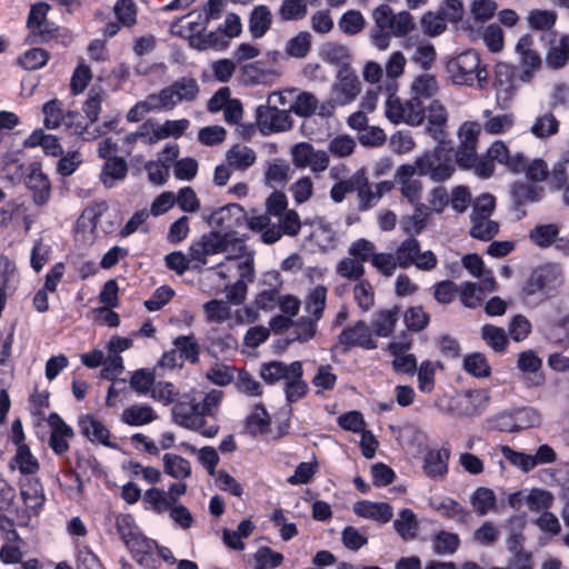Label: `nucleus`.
Instances as JSON below:
<instances>
[{
    "label": "nucleus",
    "instance_id": "nucleus-33",
    "mask_svg": "<svg viewBox=\"0 0 569 569\" xmlns=\"http://www.w3.org/2000/svg\"><path fill=\"white\" fill-rule=\"evenodd\" d=\"M430 507L446 519L455 520L459 523H466L469 511L458 501L449 497L432 498L429 501Z\"/></svg>",
    "mask_w": 569,
    "mask_h": 569
},
{
    "label": "nucleus",
    "instance_id": "nucleus-43",
    "mask_svg": "<svg viewBox=\"0 0 569 569\" xmlns=\"http://www.w3.org/2000/svg\"><path fill=\"white\" fill-rule=\"evenodd\" d=\"M321 59L326 63L337 67L338 70L352 69L350 50L343 44L329 43L325 46L321 51Z\"/></svg>",
    "mask_w": 569,
    "mask_h": 569
},
{
    "label": "nucleus",
    "instance_id": "nucleus-30",
    "mask_svg": "<svg viewBox=\"0 0 569 569\" xmlns=\"http://www.w3.org/2000/svg\"><path fill=\"white\" fill-rule=\"evenodd\" d=\"M309 391V386L303 380V367L302 362L293 368L290 371V377L283 383V392L286 397V401L288 403H295L302 399Z\"/></svg>",
    "mask_w": 569,
    "mask_h": 569
},
{
    "label": "nucleus",
    "instance_id": "nucleus-4",
    "mask_svg": "<svg viewBox=\"0 0 569 569\" xmlns=\"http://www.w3.org/2000/svg\"><path fill=\"white\" fill-rule=\"evenodd\" d=\"M496 163L501 164L511 173H522L527 167V157L521 152L511 153L502 140L493 141L486 153L480 156L473 167L476 176L488 179L493 176Z\"/></svg>",
    "mask_w": 569,
    "mask_h": 569
},
{
    "label": "nucleus",
    "instance_id": "nucleus-20",
    "mask_svg": "<svg viewBox=\"0 0 569 569\" xmlns=\"http://www.w3.org/2000/svg\"><path fill=\"white\" fill-rule=\"evenodd\" d=\"M47 421L51 428L49 447L56 455L63 457L69 451V440L74 436L73 429L56 412L50 413Z\"/></svg>",
    "mask_w": 569,
    "mask_h": 569
},
{
    "label": "nucleus",
    "instance_id": "nucleus-24",
    "mask_svg": "<svg viewBox=\"0 0 569 569\" xmlns=\"http://www.w3.org/2000/svg\"><path fill=\"white\" fill-rule=\"evenodd\" d=\"M128 549L138 565L146 569H157L160 567V560L157 555L158 543L156 540L141 535L136 541L131 542Z\"/></svg>",
    "mask_w": 569,
    "mask_h": 569
},
{
    "label": "nucleus",
    "instance_id": "nucleus-22",
    "mask_svg": "<svg viewBox=\"0 0 569 569\" xmlns=\"http://www.w3.org/2000/svg\"><path fill=\"white\" fill-rule=\"evenodd\" d=\"M545 194V190L541 187L529 184L526 182H516L511 186L510 198L512 208L517 212V218L520 220L527 211L525 207L530 203L539 202Z\"/></svg>",
    "mask_w": 569,
    "mask_h": 569
},
{
    "label": "nucleus",
    "instance_id": "nucleus-3",
    "mask_svg": "<svg viewBox=\"0 0 569 569\" xmlns=\"http://www.w3.org/2000/svg\"><path fill=\"white\" fill-rule=\"evenodd\" d=\"M446 73L448 79L457 86H477L480 90L489 86V71L473 50H467L450 58L446 63Z\"/></svg>",
    "mask_w": 569,
    "mask_h": 569
},
{
    "label": "nucleus",
    "instance_id": "nucleus-38",
    "mask_svg": "<svg viewBox=\"0 0 569 569\" xmlns=\"http://www.w3.org/2000/svg\"><path fill=\"white\" fill-rule=\"evenodd\" d=\"M301 361H292L284 363L282 361H270L261 365L260 377L268 385H276L279 381H286L290 377V371L293 366L299 365Z\"/></svg>",
    "mask_w": 569,
    "mask_h": 569
},
{
    "label": "nucleus",
    "instance_id": "nucleus-15",
    "mask_svg": "<svg viewBox=\"0 0 569 569\" xmlns=\"http://www.w3.org/2000/svg\"><path fill=\"white\" fill-rule=\"evenodd\" d=\"M516 52L521 67L519 80L530 82L536 71L541 67V58L533 49V38L530 34L522 36L516 44Z\"/></svg>",
    "mask_w": 569,
    "mask_h": 569
},
{
    "label": "nucleus",
    "instance_id": "nucleus-45",
    "mask_svg": "<svg viewBox=\"0 0 569 569\" xmlns=\"http://www.w3.org/2000/svg\"><path fill=\"white\" fill-rule=\"evenodd\" d=\"M415 211L411 216H406L400 221V227L408 236L419 234L426 227L429 217V208L423 203L413 204Z\"/></svg>",
    "mask_w": 569,
    "mask_h": 569
},
{
    "label": "nucleus",
    "instance_id": "nucleus-28",
    "mask_svg": "<svg viewBox=\"0 0 569 569\" xmlns=\"http://www.w3.org/2000/svg\"><path fill=\"white\" fill-rule=\"evenodd\" d=\"M399 316L400 309L398 306H393L390 309L378 310L369 326L372 335L380 338H389L395 331Z\"/></svg>",
    "mask_w": 569,
    "mask_h": 569
},
{
    "label": "nucleus",
    "instance_id": "nucleus-49",
    "mask_svg": "<svg viewBox=\"0 0 569 569\" xmlns=\"http://www.w3.org/2000/svg\"><path fill=\"white\" fill-rule=\"evenodd\" d=\"M106 98L107 93L101 87H92L89 90L88 97L82 106V111L89 120L88 124L92 126L98 121L101 112V104Z\"/></svg>",
    "mask_w": 569,
    "mask_h": 569
},
{
    "label": "nucleus",
    "instance_id": "nucleus-63",
    "mask_svg": "<svg viewBox=\"0 0 569 569\" xmlns=\"http://www.w3.org/2000/svg\"><path fill=\"white\" fill-rule=\"evenodd\" d=\"M515 126L512 113L496 114L481 123L482 130L491 136H500L508 132Z\"/></svg>",
    "mask_w": 569,
    "mask_h": 569
},
{
    "label": "nucleus",
    "instance_id": "nucleus-31",
    "mask_svg": "<svg viewBox=\"0 0 569 569\" xmlns=\"http://www.w3.org/2000/svg\"><path fill=\"white\" fill-rule=\"evenodd\" d=\"M353 512L361 518L387 523L392 519V508L387 502L358 501L353 505Z\"/></svg>",
    "mask_w": 569,
    "mask_h": 569
},
{
    "label": "nucleus",
    "instance_id": "nucleus-12",
    "mask_svg": "<svg viewBox=\"0 0 569 569\" xmlns=\"http://www.w3.org/2000/svg\"><path fill=\"white\" fill-rule=\"evenodd\" d=\"M292 164L298 169L309 168L313 173L328 169L330 158L327 151L317 150L309 142H298L290 148Z\"/></svg>",
    "mask_w": 569,
    "mask_h": 569
},
{
    "label": "nucleus",
    "instance_id": "nucleus-32",
    "mask_svg": "<svg viewBox=\"0 0 569 569\" xmlns=\"http://www.w3.org/2000/svg\"><path fill=\"white\" fill-rule=\"evenodd\" d=\"M79 427L82 435L91 442H99L108 448H116L117 446L110 442L109 429L98 419L92 416H84L79 420Z\"/></svg>",
    "mask_w": 569,
    "mask_h": 569
},
{
    "label": "nucleus",
    "instance_id": "nucleus-9",
    "mask_svg": "<svg viewBox=\"0 0 569 569\" xmlns=\"http://www.w3.org/2000/svg\"><path fill=\"white\" fill-rule=\"evenodd\" d=\"M482 131L478 121H465L458 129L459 144L455 152L460 168L472 170L480 156L477 154L478 140Z\"/></svg>",
    "mask_w": 569,
    "mask_h": 569
},
{
    "label": "nucleus",
    "instance_id": "nucleus-7",
    "mask_svg": "<svg viewBox=\"0 0 569 569\" xmlns=\"http://www.w3.org/2000/svg\"><path fill=\"white\" fill-rule=\"evenodd\" d=\"M563 283L562 268L557 262H545L535 267L522 287L525 298L556 292Z\"/></svg>",
    "mask_w": 569,
    "mask_h": 569
},
{
    "label": "nucleus",
    "instance_id": "nucleus-14",
    "mask_svg": "<svg viewBox=\"0 0 569 569\" xmlns=\"http://www.w3.org/2000/svg\"><path fill=\"white\" fill-rule=\"evenodd\" d=\"M361 91L360 80L353 69L337 70L330 94L336 103L347 106L356 100Z\"/></svg>",
    "mask_w": 569,
    "mask_h": 569
},
{
    "label": "nucleus",
    "instance_id": "nucleus-34",
    "mask_svg": "<svg viewBox=\"0 0 569 569\" xmlns=\"http://www.w3.org/2000/svg\"><path fill=\"white\" fill-rule=\"evenodd\" d=\"M272 13L264 4L256 6L249 16L248 30L253 39L262 38L271 28Z\"/></svg>",
    "mask_w": 569,
    "mask_h": 569
},
{
    "label": "nucleus",
    "instance_id": "nucleus-54",
    "mask_svg": "<svg viewBox=\"0 0 569 569\" xmlns=\"http://www.w3.org/2000/svg\"><path fill=\"white\" fill-rule=\"evenodd\" d=\"M311 50V34L308 31H300L290 38L284 47L287 56L297 59H303Z\"/></svg>",
    "mask_w": 569,
    "mask_h": 569
},
{
    "label": "nucleus",
    "instance_id": "nucleus-26",
    "mask_svg": "<svg viewBox=\"0 0 569 569\" xmlns=\"http://www.w3.org/2000/svg\"><path fill=\"white\" fill-rule=\"evenodd\" d=\"M425 118L428 120L427 130L438 142H443L446 138L445 126L448 120L446 108L438 101L432 100L425 107Z\"/></svg>",
    "mask_w": 569,
    "mask_h": 569
},
{
    "label": "nucleus",
    "instance_id": "nucleus-47",
    "mask_svg": "<svg viewBox=\"0 0 569 569\" xmlns=\"http://www.w3.org/2000/svg\"><path fill=\"white\" fill-rule=\"evenodd\" d=\"M173 347L186 362L197 365L200 360V345L193 335L178 336L173 340Z\"/></svg>",
    "mask_w": 569,
    "mask_h": 569
},
{
    "label": "nucleus",
    "instance_id": "nucleus-41",
    "mask_svg": "<svg viewBox=\"0 0 569 569\" xmlns=\"http://www.w3.org/2000/svg\"><path fill=\"white\" fill-rule=\"evenodd\" d=\"M559 234L560 228L557 223H542L529 230L528 238L538 248L547 249L553 246Z\"/></svg>",
    "mask_w": 569,
    "mask_h": 569
},
{
    "label": "nucleus",
    "instance_id": "nucleus-19",
    "mask_svg": "<svg viewBox=\"0 0 569 569\" xmlns=\"http://www.w3.org/2000/svg\"><path fill=\"white\" fill-rule=\"evenodd\" d=\"M542 360L536 351L529 349L518 356L517 368L523 375L522 381L526 387H540L545 383V375L541 371Z\"/></svg>",
    "mask_w": 569,
    "mask_h": 569
},
{
    "label": "nucleus",
    "instance_id": "nucleus-8",
    "mask_svg": "<svg viewBox=\"0 0 569 569\" xmlns=\"http://www.w3.org/2000/svg\"><path fill=\"white\" fill-rule=\"evenodd\" d=\"M228 236H223V232L214 230L206 232L200 238L193 240L188 248V254L192 261V270L200 272L208 263V257L228 251Z\"/></svg>",
    "mask_w": 569,
    "mask_h": 569
},
{
    "label": "nucleus",
    "instance_id": "nucleus-35",
    "mask_svg": "<svg viewBox=\"0 0 569 569\" xmlns=\"http://www.w3.org/2000/svg\"><path fill=\"white\" fill-rule=\"evenodd\" d=\"M569 61V36L563 34L559 39L550 41L546 54V63L550 69L558 70L563 68Z\"/></svg>",
    "mask_w": 569,
    "mask_h": 569
},
{
    "label": "nucleus",
    "instance_id": "nucleus-53",
    "mask_svg": "<svg viewBox=\"0 0 569 569\" xmlns=\"http://www.w3.org/2000/svg\"><path fill=\"white\" fill-rule=\"evenodd\" d=\"M438 88L436 77L429 73L420 74L411 84L413 93L411 99H417L418 101H422V99H430L437 93Z\"/></svg>",
    "mask_w": 569,
    "mask_h": 569
},
{
    "label": "nucleus",
    "instance_id": "nucleus-6",
    "mask_svg": "<svg viewBox=\"0 0 569 569\" xmlns=\"http://www.w3.org/2000/svg\"><path fill=\"white\" fill-rule=\"evenodd\" d=\"M412 166L419 176H428L432 181L437 182L445 181L455 171L452 149L448 148L445 141L439 142L432 150L417 157Z\"/></svg>",
    "mask_w": 569,
    "mask_h": 569
},
{
    "label": "nucleus",
    "instance_id": "nucleus-55",
    "mask_svg": "<svg viewBox=\"0 0 569 569\" xmlns=\"http://www.w3.org/2000/svg\"><path fill=\"white\" fill-rule=\"evenodd\" d=\"M308 12L307 0H283L278 10L281 21H299L302 20Z\"/></svg>",
    "mask_w": 569,
    "mask_h": 569
},
{
    "label": "nucleus",
    "instance_id": "nucleus-62",
    "mask_svg": "<svg viewBox=\"0 0 569 569\" xmlns=\"http://www.w3.org/2000/svg\"><path fill=\"white\" fill-rule=\"evenodd\" d=\"M470 502L479 516H486L496 506V495L491 489L480 487L472 493Z\"/></svg>",
    "mask_w": 569,
    "mask_h": 569
},
{
    "label": "nucleus",
    "instance_id": "nucleus-44",
    "mask_svg": "<svg viewBox=\"0 0 569 569\" xmlns=\"http://www.w3.org/2000/svg\"><path fill=\"white\" fill-rule=\"evenodd\" d=\"M157 419V415L149 405H132L121 413V421L128 426H143Z\"/></svg>",
    "mask_w": 569,
    "mask_h": 569
},
{
    "label": "nucleus",
    "instance_id": "nucleus-16",
    "mask_svg": "<svg viewBox=\"0 0 569 569\" xmlns=\"http://www.w3.org/2000/svg\"><path fill=\"white\" fill-rule=\"evenodd\" d=\"M338 341L345 349L360 347L366 350H373L378 347L377 341L372 338L370 327L362 320L345 328L338 336Z\"/></svg>",
    "mask_w": 569,
    "mask_h": 569
},
{
    "label": "nucleus",
    "instance_id": "nucleus-36",
    "mask_svg": "<svg viewBox=\"0 0 569 569\" xmlns=\"http://www.w3.org/2000/svg\"><path fill=\"white\" fill-rule=\"evenodd\" d=\"M393 529L403 541L415 540L419 531V521L416 513L411 509H402L393 521Z\"/></svg>",
    "mask_w": 569,
    "mask_h": 569
},
{
    "label": "nucleus",
    "instance_id": "nucleus-46",
    "mask_svg": "<svg viewBox=\"0 0 569 569\" xmlns=\"http://www.w3.org/2000/svg\"><path fill=\"white\" fill-rule=\"evenodd\" d=\"M127 172L128 164L122 157L108 159L101 170V181L107 188H112L116 181L126 178Z\"/></svg>",
    "mask_w": 569,
    "mask_h": 569
},
{
    "label": "nucleus",
    "instance_id": "nucleus-10",
    "mask_svg": "<svg viewBox=\"0 0 569 569\" xmlns=\"http://www.w3.org/2000/svg\"><path fill=\"white\" fill-rule=\"evenodd\" d=\"M191 14H188L187 18H189ZM183 19H186V17L173 22L171 26V31L174 33L184 34L186 37H189L190 44L197 48L198 50H222L229 46L230 39L226 36V33H223L222 27H219L214 31L201 33L200 31L204 28L206 23H199V21H189L186 33L182 30H177V28L179 27V22H181Z\"/></svg>",
    "mask_w": 569,
    "mask_h": 569
},
{
    "label": "nucleus",
    "instance_id": "nucleus-23",
    "mask_svg": "<svg viewBox=\"0 0 569 569\" xmlns=\"http://www.w3.org/2000/svg\"><path fill=\"white\" fill-rule=\"evenodd\" d=\"M416 173V168L407 163L398 167L395 176L402 197L411 204L421 203L422 183L413 178Z\"/></svg>",
    "mask_w": 569,
    "mask_h": 569
},
{
    "label": "nucleus",
    "instance_id": "nucleus-25",
    "mask_svg": "<svg viewBox=\"0 0 569 569\" xmlns=\"http://www.w3.org/2000/svg\"><path fill=\"white\" fill-rule=\"evenodd\" d=\"M449 446L431 449L425 456L423 471L431 479H442L448 473Z\"/></svg>",
    "mask_w": 569,
    "mask_h": 569
},
{
    "label": "nucleus",
    "instance_id": "nucleus-42",
    "mask_svg": "<svg viewBox=\"0 0 569 569\" xmlns=\"http://www.w3.org/2000/svg\"><path fill=\"white\" fill-rule=\"evenodd\" d=\"M226 159L229 167L243 171L256 162L257 156L250 147L234 144L227 151Z\"/></svg>",
    "mask_w": 569,
    "mask_h": 569
},
{
    "label": "nucleus",
    "instance_id": "nucleus-2",
    "mask_svg": "<svg viewBox=\"0 0 569 569\" xmlns=\"http://www.w3.org/2000/svg\"><path fill=\"white\" fill-rule=\"evenodd\" d=\"M372 19L375 28L371 30V42L379 50L389 47L391 36L403 37L415 28L413 18L408 11L395 14L388 4L377 7Z\"/></svg>",
    "mask_w": 569,
    "mask_h": 569
},
{
    "label": "nucleus",
    "instance_id": "nucleus-56",
    "mask_svg": "<svg viewBox=\"0 0 569 569\" xmlns=\"http://www.w3.org/2000/svg\"><path fill=\"white\" fill-rule=\"evenodd\" d=\"M471 227L469 230V234L481 241H490L492 240L499 232V223L491 218H486L483 220L480 219H470Z\"/></svg>",
    "mask_w": 569,
    "mask_h": 569
},
{
    "label": "nucleus",
    "instance_id": "nucleus-52",
    "mask_svg": "<svg viewBox=\"0 0 569 569\" xmlns=\"http://www.w3.org/2000/svg\"><path fill=\"white\" fill-rule=\"evenodd\" d=\"M327 301V289L323 286L315 287L307 296L305 309L311 319L319 321L322 318Z\"/></svg>",
    "mask_w": 569,
    "mask_h": 569
},
{
    "label": "nucleus",
    "instance_id": "nucleus-1",
    "mask_svg": "<svg viewBox=\"0 0 569 569\" xmlns=\"http://www.w3.org/2000/svg\"><path fill=\"white\" fill-rule=\"evenodd\" d=\"M223 398V391L212 389L207 393L191 389L178 396L171 407L172 421L188 430L199 432L204 438H214L219 432L218 425H207L206 418L216 415Z\"/></svg>",
    "mask_w": 569,
    "mask_h": 569
},
{
    "label": "nucleus",
    "instance_id": "nucleus-57",
    "mask_svg": "<svg viewBox=\"0 0 569 569\" xmlns=\"http://www.w3.org/2000/svg\"><path fill=\"white\" fill-rule=\"evenodd\" d=\"M463 369L477 378H487L491 373V367L481 352L467 355L463 359Z\"/></svg>",
    "mask_w": 569,
    "mask_h": 569
},
{
    "label": "nucleus",
    "instance_id": "nucleus-48",
    "mask_svg": "<svg viewBox=\"0 0 569 569\" xmlns=\"http://www.w3.org/2000/svg\"><path fill=\"white\" fill-rule=\"evenodd\" d=\"M119 124V118L112 117L110 119H106L101 124L91 128L90 124H84L82 122H78L74 126V134L81 137L83 140H94L99 137L104 136L110 131H114Z\"/></svg>",
    "mask_w": 569,
    "mask_h": 569
},
{
    "label": "nucleus",
    "instance_id": "nucleus-39",
    "mask_svg": "<svg viewBox=\"0 0 569 569\" xmlns=\"http://www.w3.org/2000/svg\"><path fill=\"white\" fill-rule=\"evenodd\" d=\"M560 121L551 112H543L536 117L529 132L537 139L545 140L559 132Z\"/></svg>",
    "mask_w": 569,
    "mask_h": 569
},
{
    "label": "nucleus",
    "instance_id": "nucleus-21",
    "mask_svg": "<svg viewBox=\"0 0 569 569\" xmlns=\"http://www.w3.org/2000/svg\"><path fill=\"white\" fill-rule=\"evenodd\" d=\"M246 220L247 214L243 208L237 203H230L213 211L209 218V224L223 232H236L233 229L242 226Z\"/></svg>",
    "mask_w": 569,
    "mask_h": 569
},
{
    "label": "nucleus",
    "instance_id": "nucleus-51",
    "mask_svg": "<svg viewBox=\"0 0 569 569\" xmlns=\"http://www.w3.org/2000/svg\"><path fill=\"white\" fill-rule=\"evenodd\" d=\"M419 251L420 242L416 238L409 236V238L405 239L395 252L399 267L407 269L413 266Z\"/></svg>",
    "mask_w": 569,
    "mask_h": 569
},
{
    "label": "nucleus",
    "instance_id": "nucleus-40",
    "mask_svg": "<svg viewBox=\"0 0 569 569\" xmlns=\"http://www.w3.org/2000/svg\"><path fill=\"white\" fill-rule=\"evenodd\" d=\"M460 537L447 530H438L431 537V547L435 555L451 556L460 548Z\"/></svg>",
    "mask_w": 569,
    "mask_h": 569
},
{
    "label": "nucleus",
    "instance_id": "nucleus-59",
    "mask_svg": "<svg viewBox=\"0 0 569 569\" xmlns=\"http://www.w3.org/2000/svg\"><path fill=\"white\" fill-rule=\"evenodd\" d=\"M481 338L496 352H503L508 346V337L503 328L485 325L481 328Z\"/></svg>",
    "mask_w": 569,
    "mask_h": 569
},
{
    "label": "nucleus",
    "instance_id": "nucleus-37",
    "mask_svg": "<svg viewBox=\"0 0 569 569\" xmlns=\"http://www.w3.org/2000/svg\"><path fill=\"white\" fill-rule=\"evenodd\" d=\"M162 462L163 472L177 481H183L191 476V463L182 456L168 452L163 455Z\"/></svg>",
    "mask_w": 569,
    "mask_h": 569
},
{
    "label": "nucleus",
    "instance_id": "nucleus-18",
    "mask_svg": "<svg viewBox=\"0 0 569 569\" xmlns=\"http://www.w3.org/2000/svg\"><path fill=\"white\" fill-rule=\"evenodd\" d=\"M492 87L496 91L497 102L499 104L508 103L517 91L513 67L503 62L497 63Z\"/></svg>",
    "mask_w": 569,
    "mask_h": 569
},
{
    "label": "nucleus",
    "instance_id": "nucleus-50",
    "mask_svg": "<svg viewBox=\"0 0 569 569\" xmlns=\"http://www.w3.org/2000/svg\"><path fill=\"white\" fill-rule=\"evenodd\" d=\"M18 467L22 475L31 476L38 472L40 466L38 459L32 455L27 445L17 448V452L11 460L10 467Z\"/></svg>",
    "mask_w": 569,
    "mask_h": 569
},
{
    "label": "nucleus",
    "instance_id": "nucleus-61",
    "mask_svg": "<svg viewBox=\"0 0 569 569\" xmlns=\"http://www.w3.org/2000/svg\"><path fill=\"white\" fill-rule=\"evenodd\" d=\"M116 530L120 539L127 547L136 541L142 533L137 528L133 518L130 515H119L116 518Z\"/></svg>",
    "mask_w": 569,
    "mask_h": 569
},
{
    "label": "nucleus",
    "instance_id": "nucleus-5",
    "mask_svg": "<svg viewBox=\"0 0 569 569\" xmlns=\"http://www.w3.org/2000/svg\"><path fill=\"white\" fill-rule=\"evenodd\" d=\"M385 114L392 123H408L419 126L425 119V103L417 99H409L405 102L397 97L398 83L395 80H385Z\"/></svg>",
    "mask_w": 569,
    "mask_h": 569
},
{
    "label": "nucleus",
    "instance_id": "nucleus-58",
    "mask_svg": "<svg viewBox=\"0 0 569 569\" xmlns=\"http://www.w3.org/2000/svg\"><path fill=\"white\" fill-rule=\"evenodd\" d=\"M441 368L439 362L425 360L417 368L418 389L423 393H430L435 389L436 369Z\"/></svg>",
    "mask_w": 569,
    "mask_h": 569
},
{
    "label": "nucleus",
    "instance_id": "nucleus-60",
    "mask_svg": "<svg viewBox=\"0 0 569 569\" xmlns=\"http://www.w3.org/2000/svg\"><path fill=\"white\" fill-rule=\"evenodd\" d=\"M365 271V266L351 256L341 259L336 266L337 274L350 281L363 280Z\"/></svg>",
    "mask_w": 569,
    "mask_h": 569
},
{
    "label": "nucleus",
    "instance_id": "nucleus-29",
    "mask_svg": "<svg viewBox=\"0 0 569 569\" xmlns=\"http://www.w3.org/2000/svg\"><path fill=\"white\" fill-rule=\"evenodd\" d=\"M26 184L32 191L36 204L42 206L48 202L51 191L50 181L38 164L31 167Z\"/></svg>",
    "mask_w": 569,
    "mask_h": 569
},
{
    "label": "nucleus",
    "instance_id": "nucleus-11",
    "mask_svg": "<svg viewBox=\"0 0 569 569\" xmlns=\"http://www.w3.org/2000/svg\"><path fill=\"white\" fill-rule=\"evenodd\" d=\"M199 93L198 81L192 77H182L161 89L156 97L163 110H172L179 103L196 101Z\"/></svg>",
    "mask_w": 569,
    "mask_h": 569
},
{
    "label": "nucleus",
    "instance_id": "nucleus-17",
    "mask_svg": "<svg viewBox=\"0 0 569 569\" xmlns=\"http://www.w3.org/2000/svg\"><path fill=\"white\" fill-rule=\"evenodd\" d=\"M42 112L44 114L43 124L47 129H57L64 124L70 133L74 134V126L81 122L79 120L80 114L73 111L64 112L62 102L58 99L46 102L42 107Z\"/></svg>",
    "mask_w": 569,
    "mask_h": 569
},
{
    "label": "nucleus",
    "instance_id": "nucleus-27",
    "mask_svg": "<svg viewBox=\"0 0 569 569\" xmlns=\"http://www.w3.org/2000/svg\"><path fill=\"white\" fill-rule=\"evenodd\" d=\"M20 495L31 515H39L46 502L44 489L41 481L38 478L27 479L21 486Z\"/></svg>",
    "mask_w": 569,
    "mask_h": 569
},
{
    "label": "nucleus",
    "instance_id": "nucleus-13",
    "mask_svg": "<svg viewBox=\"0 0 569 569\" xmlns=\"http://www.w3.org/2000/svg\"><path fill=\"white\" fill-rule=\"evenodd\" d=\"M256 121L258 129L264 136L284 132L292 128L289 111L271 104H262L256 109Z\"/></svg>",
    "mask_w": 569,
    "mask_h": 569
},
{
    "label": "nucleus",
    "instance_id": "nucleus-64",
    "mask_svg": "<svg viewBox=\"0 0 569 569\" xmlns=\"http://www.w3.org/2000/svg\"><path fill=\"white\" fill-rule=\"evenodd\" d=\"M253 559L254 569H268L279 567L283 561V556L269 547H260L253 555Z\"/></svg>",
    "mask_w": 569,
    "mask_h": 569
}]
</instances>
